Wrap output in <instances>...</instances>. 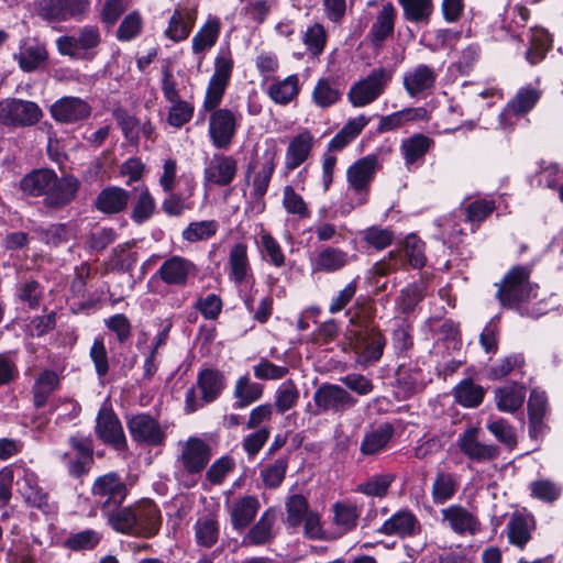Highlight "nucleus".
Segmentation results:
<instances>
[{"mask_svg": "<svg viewBox=\"0 0 563 563\" xmlns=\"http://www.w3.org/2000/svg\"><path fill=\"white\" fill-rule=\"evenodd\" d=\"M313 144L314 137L308 130H303L292 137L286 150L285 168L294 170L305 163L311 153Z\"/></svg>", "mask_w": 563, "mask_h": 563, "instance_id": "30", "label": "nucleus"}, {"mask_svg": "<svg viewBox=\"0 0 563 563\" xmlns=\"http://www.w3.org/2000/svg\"><path fill=\"white\" fill-rule=\"evenodd\" d=\"M91 495L103 514L118 508L124 501L128 488L117 473L110 472L95 479Z\"/></svg>", "mask_w": 563, "mask_h": 563, "instance_id": "7", "label": "nucleus"}, {"mask_svg": "<svg viewBox=\"0 0 563 563\" xmlns=\"http://www.w3.org/2000/svg\"><path fill=\"white\" fill-rule=\"evenodd\" d=\"M396 10L391 3H385L372 24L369 36L376 45L380 44L394 32Z\"/></svg>", "mask_w": 563, "mask_h": 563, "instance_id": "36", "label": "nucleus"}, {"mask_svg": "<svg viewBox=\"0 0 563 563\" xmlns=\"http://www.w3.org/2000/svg\"><path fill=\"white\" fill-rule=\"evenodd\" d=\"M435 81V70L424 64H419L404 74V87L410 97L431 90Z\"/></svg>", "mask_w": 563, "mask_h": 563, "instance_id": "22", "label": "nucleus"}, {"mask_svg": "<svg viewBox=\"0 0 563 563\" xmlns=\"http://www.w3.org/2000/svg\"><path fill=\"white\" fill-rule=\"evenodd\" d=\"M55 172L49 169H38L27 174L21 180V189L31 196L47 197V191L52 181H54Z\"/></svg>", "mask_w": 563, "mask_h": 563, "instance_id": "43", "label": "nucleus"}, {"mask_svg": "<svg viewBox=\"0 0 563 563\" xmlns=\"http://www.w3.org/2000/svg\"><path fill=\"white\" fill-rule=\"evenodd\" d=\"M423 292L424 286L422 283L407 286L397 298V308L404 313L412 311L422 299Z\"/></svg>", "mask_w": 563, "mask_h": 563, "instance_id": "63", "label": "nucleus"}, {"mask_svg": "<svg viewBox=\"0 0 563 563\" xmlns=\"http://www.w3.org/2000/svg\"><path fill=\"white\" fill-rule=\"evenodd\" d=\"M211 112L209 118V136L214 147L219 150L228 148L236 131L238 117L233 111L221 108L207 110Z\"/></svg>", "mask_w": 563, "mask_h": 563, "instance_id": "10", "label": "nucleus"}, {"mask_svg": "<svg viewBox=\"0 0 563 563\" xmlns=\"http://www.w3.org/2000/svg\"><path fill=\"white\" fill-rule=\"evenodd\" d=\"M218 229L219 223L216 220L195 221L188 224L181 236L185 241L194 243L214 236Z\"/></svg>", "mask_w": 563, "mask_h": 563, "instance_id": "55", "label": "nucleus"}, {"mask_svg": "<svg viewBox=\"0 0 563 563\" xmlns=\"http://www.w3.org/2000/svg\"><path fill=\"white\" fill-rule=\"evenodd\" d=\"M312 102L321 109L330 108L341 98V91L333 80L321 78L316 84L312 93Z\"/></svg>", "mask_w": 563, "mask_h": 563, "instance_id": "44", "label": "nucleus"}, {"mask_svg": "<svg viewBox=\"0 0 563 563\" xmlns=\"http://www.w3.org/2000/svg\"><path fill=\"white\" fill-rule=\"evenodd\" d=\"M195 273L196 266L191 261L179 255H173L162 263L155 276L168 286L184 287Z\"/></svg>", "mask_w": 563, "mask_h": 563, "instance_id": "15", "label": "nucleus"}, {"mask_svg": "<svg viewBox=\"0 0 563 563\" xmlns=\"http://www.w3.org/2000/svg\"><path fill=\"white\" fill-rule=\"evenodd\" d=\"M541 91L525 87L519 89L515 98L507 104L506 109L500 113V122L505 126L511 125L512 117H520L529 112L539 101Z\"/></svg>", "mask_w": 563, "mask_h": 563, "instance_id": "20", "label": "nucleus"}, {"mask_svg": "<svg viewBox=\"0 0 563 563\" xmlns=\"http://www.w3.org/2000/svg\"><path fill=\"white\" fill-rule=\"evenodd\" d=\"M132 439L146 445H161L165 440V432L159 423L148 415L133 416L128 421Z\"/></svg>", "mask_w": 563, "mask_h": 563, "instance_id": "17", "label": "nucleus"}, {"mask_svg": "<svg viewBox=\"0 0 563 563\" xmlns=\"http://www.w3.org/2000/svg\"><path fill=\"white\" fill-rule=\"evenodd\" d=\"M260 506V500L256 496L246 495L234 499L228 506L233 529L242 530L246 528L255 518Z\"/></svg>", "mask_w": 563, "mask_h": 563, "instance_id": "25", "label": "nucleus"}, {"mask_svg": "<svg viewBox=\"0 0 563 563\" xmlns=\"http://www.w3.org/2000/svg\"><path fill=\"white\" fill-rule=\"evenodd\" d=\"M211 457L208 443L199 438H189L181 444L180 454L177 457V474L187 485L194 486L197 477L205 470Z\"/></svg>", "mask_w": 563, "mask_h": 563, "instance_id": "2", "label": "nucleus"}, {"mask_svg": "<svg viewBox=\"0 0 563 563\" xmlns=\"http://www.w3.org/2000/svg\"><path fill=\"white\" fill-rule=\"evenodd\" d=\"M43 117L37 103L18 98H7L0 101V122L9 126H32Z\"/></svg>", "mask_w": 563, "mask_h": 563, "instance_id": "8", "label": "nucleus"}, {"mask_svg": "<svg viewBox=\"0 0 563 563\" xmlns=\"http://www.w3.org/2000/svg\"><path fill=\"white\" fill-rule=\"evenodd\" d=\"M260 251L264 258L268 260L276 267L285 264V255L278 241L267 232L260 235Z\"/></svg>", "mask_w": 563, "mask_h": 563, "instance_id": "57", "label": "nucleus"}, {"mask_svg": "<svg viewBox=\"0 0 563 563\" xmlns=\"http://www.w3.org/2000/svg\"><path fill=\"white\" fill-rule=\"evenodd\" d=\"M80 188V181L73 175H65L58 177L54 176V181L47 191V197L44 198L45 206L49 208L59 209L75 200L77 192Z\"/></svg>", "mask_w": 563, "mask_h": 563, "instance_id": "19", "label": "nucleus"}, {"mask_svg": "<svg viewBox=\"0 0 563 563\" xmlns=\"http://www.w3.org/2000/svg\"><path fill=\"white\" fill-rule=\"evenodd\" d=\"M135 515V536L151 537L161 526L159 511L151 500H142L132 506Z\"/></svg>", "mask_w": 563, "mask_h": 563, "instance_id": "23", "label": "nucleus"}, {"mask_svg": "<svg viewBox=\"0 0 563 563\" xmlns=\"http://www.w3.org/2000/svg\"><path fill=\"white\" fill-rule=\"evenodd\" d=\"M300 91L298 75H289L288 77L276 80L267 87L268 97L280 106H286L297 98Z\"/></svg>", "mask_w": 563, "mask_h": 563, "instance_id": "34", "label": "nucleus"}, {"mask_svg": "<svg viewBox=\"0 0 563 563\" xmlns=\"http://www.w3.org/2000/svg\"><path fill=\"white\" fill-rule=\"evenodd\" d=\"M287 523L291 527H298L309 510L307 499L302 495H292L286 503Z\"/></svg>", "mask_w": 563, "mask_h": 563, "instance_id": "62", "label": "nucleus"}, {"mask_svg": "<svg viewBox=\"0 0 563 563\" xmlns=\"http://www.w3.org/2000/svg\"><path fill=\"white\" fill-rule=\"evenodd\" d=\"M276 512L273 509L265 510L258 521L249 530L242 539V545L254 547L271 543L275 538Z\"/></svg>", "mask_w": 563, "mask_h": 563, "instance_id": "28", "label": "nucleus"}, {"mask_svg": "<svg viewBox=\"0 0 563 563\" xmlns=\"http://www.w3.org/2000/svg\"><path fill=\"white\" fill-rule=\"evenodd\" d=\"M108 523L113 530L121 533H130L135 536V515L132 507L115 508L103 512Z\"/></svg>", "mask_w": 563, "mask_h": 563, "instance_id": "51", "label": "nucleus"}, {"mask_svg": "<svg viewBox=\"0 0 563 563\" xmlns=\"http://www.w3.org/2000/svg\"><path fill=\"white\" fill-rule=\"evenodd\" d=\"M195 538L200 547L211 548L218 541L220 527L212 516L200 517L195 523Z\"/></svg>", "mask_w": 563, "mask_h": 563, "instance_id": "47", "label": "nucleus"}, {"mask_svg": "<svg viewBox=\"0 0 563 563\" xmlns=\"http://www.w3.org/2000/svg\"><path fill=\"white\" fill-rule=\"evenodd\" d=\"M263 390V386L252 382L249 374L239 377L233 389V396L235 398L234 407L243 409L252 405L262 398Z\"/></svg>", "mask_w": 563, "mask_h": 563, "instance_id": "35", "label": "nucleus"}, {"mask_svg": "<svg viewBox=\"0 0 563 563\" xmlns=\"http://www.w3.org/2000/svg\"><path fill=\"white\" fill-rule=\"evenodd\" d=\"M96 432L99 438L121 450L125 446L126 440L122 426L117 416L108 409H101L97 417Z\"/></svg>", "mask_w": 563, "mask_h": 563, "instance_id": "21", "label": "nucleus"}, {"mask_svg": "<svg viewBox=\"0 0 563 563\" xmlns=\"http://www.w3.org/2000/svg\"><path fill=\"white\" fill-rule=\"evenodd\" d=\"M16 492L25 504L42 511L48 510V496L38 485V477L34 471L23 465H16Z\"/></svg>", "mask_w": 563, "mask_h": 563, "instance_id": "12", "label": "nucleus"}, {"mask_svg": "<svg viewBox=\"0 0 563 563\" xmlns=\"http://www.w3.org/2000/svg\"><path fill=\"white\" fill-rule=\"evenodd\" d=\"M396 476L393 473L375 474L357 486V492L366 496L383 498L387 495Z\"/></svg>", "mask_w": 563, "mask_h": 563, "instance_id": "52", "label": "nucleus"}, {"mask_svg": "<svg viewBox=\"0 0 563 563\" xmlns=\"http://www.w3.org/2000/svg\"><path fill=\"white\" fill-rule=\"evenodd\" d=\"M533 520L531 517L515 515L508 522V538L511 544L522 548L531 537Z\"/></svg>", "mask_w": 563, "mask_h": 563, "instance_id": "49", "label": "nucleus"}, {"mask_svg": "<svg viewBox=\"0 0 563 563\" xmlns=\"http://www.w3.org/2000/svg\"><path fill=\"white\" fill-rule=\"evenodd\" d=\"M220 30V21L217 18H211L194 35L191 41V49L192 53L197 56L199 65L205 58V52L209 51L216 45Z\"/></svg>", "mask_w": 563, "mask_h": 563, "instance_id": "31", "label": "nucleus"}, {"mask_svg": "<svg viewBox=\"0 0 563 563\" xmlns=\"http://www.w3.org/2000/svg\"><path fill=\"white\" fill-rule=\"evenodd\" d=\"M15 57L22 70L33 71L46 62L47 52L42 43L35 40H26L20 46Z\"/></svg>", "mask_w": 563, "mask_h": 563, "instance_id": "32", "label": "nucleus"}, {"mask_svg": "<svg viewBox=\"0 0 563 563\" xmlns=\"http://www.w3.org/2000/svg\"><path fill=\"white\" fill-rule=\"evenodd\" d=\"M457 487L459 482L454 474L438 471L431 487L433 503L437 505H443L455 495Z\"/></svg>", "mask_w": 563, "mask_h": 563, "instance_id": "40", "label": "nucleus"}, {"mask_svg": "<svg viewBox=\"0 0 563 563\" xmlns=\"http://www.w3.org/2000/svg\"><path fill=\"white\" fill-rule=\"evenodd\" d=\"M488 431L503 444L512 450L517 445V435L514 427L505 419H489L486 424Z\"/></svg>", "mask_w": 563, "mask_h": 563, "instance_id": "56", "label": "nucleus"}, {"mask_svg": "<svg viewBox=\"0 0 563 563\" xmlns=\"http://www.w3.org/2000/svg\"><path fill=\"white\" fill-rule=\"evenodd\" d=\"M333 509V523L341 532L351 531L356 527L361 509L353 504L335 503Z\"/></svg>", "mask_w": 563, "mask_h": 563, "instance_id": "48", "label": "nucleus"}, {"mask_svg": "<svg viewBox=\"0 0 563 563\" xmlns=\"http://www.w3.org/2000/svg\"><path fill=\"white\" fill-rule=\"evenodd\" d=\"M52 118L59 123L77 124L88 120L92 107L82 98L65 96L57 99L49 108Z\"/></svg>", "mask_w": 563, "mask_h": 563, "instance_id": "11", "label": "nucleus"}, {"mask_svg": "<svg viewBox=\"0 0 563 563\" xmlns=\"http://www.w3.org/2000/svg\"><path fill=\"white\" fill-rule=\"evenodd\" d=\"M101 540V534L93 530L87 529L71 534L65 541L68 549L73 551L92 550Z\"/></svg>", "mask_w": 563, "mask_h": 563, "instance_id": "59", "label": "nucleus"}, {"mask_svg": "<svg viewBox=\"0 0 563 563\" xmlns=\"http://www.w3.org/2000/svg\"><path fill=\"white\" fill-rule=\"evenodd\" d=\"M393 433V427L387 423L367 432L361 443V453L364 455H374L379 453L387 446Z\"/></svg>", "mask_w": 563, "mask_h": 563, "instance_id": "41", "label": "nucleus"}, {"mask_svg": "<svg viewBox=\"0 0 563 563\" xmlns=\"http://www.w3.org/2000/svg\"><path fill=\"white\" fill-rule=\"evenodd\" d=\"M198 386L202 401L208 404L216 400L224 388L223 375L214 369H205L198 375Z\"/></svg>", "mask_w": 563, "mask_h": 563, "instance_id": "42", "label": "nucleus"}, {"mask_svg": "<svg viewBox=\"0 0 563 563\" xmlns=\"http://www.w3.org/2000/svg\"><path fill=\"white\" fill-rule=\"evenodd\" d=\"M406 20L413 23H427L433 12L432 0H398Z\"/></svg>", "mask_w": 563, "mask_h": 563, "instance_id": "50", "label": "nucleus"}, {"mask_svg": "<svg viewBox=\"0 0 563 563\" xmlns=\"http://www.w3.org/2000/svg\"><path fill=\"white\" fill-rule=\"evenodd\" d=\"M443 521L459 534H475L479 531V521L467 509L460 505H453L441 510Z\"/></svg>", "mask_w": 563, "mask_h": 563, "instance_id": "29", "label": "nucleus"}, {"mask_svg": "<svg viewBox=\"0 0 563 563\" xmlns=\"http://www.w3.org/2000/svg\"><path fill=\"white\" fill-rule=\"evenodd\" d=\"M302 42L310 55L319 56L327 43V32L323 25L314 23L309 26L303 33Z\"/></svg>", "mask_w": 563, "mask_h": 563, "instance_id": "58", "label": "nucleus"}, {"mask_svg": "<svg viewBox=\"0 0 563 563\" xmlns=\"http://www.w3.org/2000/svg\"><path fill=\"white\" fill-rule=\"evenodd\" d=\"M275 166L273 153H265L261 159L250 164L247 178L252 177L253 192L256 197H263L266 194Z\"/></svg>", "mask_w": 563, "mask_h": 563, "instance_id": "27", "label": "nucleus"}, {"mask_svg": "<svg viewBox=\"0 0 563 563\" xmlns=\"http://www.w3.org/2000/svg\"><path fill=\"white\" fill-rule=\"evenodd\" d=\"M484 394L483 387L471 379L461 382L454 390L456 401L468 408L477 407L483 401Z\"/></svg>", "mask_w": 563, "mask_h": 563, "instance_id": "54", "label": "nucleus"}, {"mask_svg": "<svg viewBox=\"0 0 563 563\" xmlns=\"http://www.w3.org/2000/svg\"><path fill=\"white\" fill-rule=\"evenodd\" d=\"M314 405L321 411H344L356 404L344 388L339 385L323 384L313 395Z\"/></svg>", "mask_w": 563, "mask_h": 563, "instance_id": "18", "label": "nucleus"}, {"mask_svg": "<svg viewBox=\"0 0 563 563\" xmlns=\"http://www.w3.org/2000/svg\"><path fill=\"white\" fill-rule=\"evenodd\" d=\"M379 167L378 157L375 154L366 155L357 159L346 170L349 187L356 194V206L367 202L369 186Z\"/></svg>", "mask_w": 563, "mask_h": 563, "instance_id": "9", "label": "nucleus"}, {"mask_svg": "<svg viewBox=\"0 0 563 563\" xmlns=\"http://www.w3.org/2000/svg\"><path fill=\"white\" fill-rule=\"evenodd\" d=\"M457 446L465 456L477 463L493 461L499 455L497 445L481 442L479 430L474 427L468 428L459 437Z\"/></svg>", "mask_w": 563, "mask_h": 563, "instance_id": "13", "label": "nucleus"}, {"mask_svg": "<svg viewBox=\"0 0 563 563\" xmlns=\"http://www.w3.org/2000/svg\"><path fill=\"white\" fill-rule=\"evenodd\" d=\"M421 525L417 516L409 509H400L386 519L377 532L386 537L400 539L420 533Z\"/></svg>", "mask_w": 563, "mask_h": 563, "instance_id": "16", "label": "nucleus"}, {"mask_svg": "<svg viewBox=\"0 0 563 563\" xmlns=\"http://www.w3.org/2000/svg\"><path fill=\"white\" fill-rule=\"evenodd\" d=\"M234 60L230 51H220L214 58L213 74L208 82L202 108L213 110L219 107L229 86Z\"/></svg>", "mask_w": 563, "mask_h": 563, "instance_id": "5", "label": "nucleus"}, {"mask_svg": "<svg viewBox=\"0 0 563 563\" xmlns=\"http://www.w3.org/2000/svg\"><path fill=\"white\" fill-rule=\"evenodd\" d=\"M433 144L434 142L432 139L420 133L404 139L399 148L407 169L411 170L412 167L421 165L424 155Z\"/></svg>", "mask_w": 563, "mask_h": 563, "instance_id": "26", "label": "nucleus"}, {"mask_svg": "<svg viewBox=\"0 0 563 563\" xmlns=\"http://www.w3.org/2000/svg\"><path fill=\"white\" fill-rule=\"evenodd\" d=\"M228 267L229 278L236 285H242L253 278L245 243L239 242L232 245L229 251Z\"/></svg>", "mask_w": 563, "mask_h": 563, "instance_id": "24", "label": "nucleus"}, {"mask_svg": "<svg viewBox=\"0 0 563 563\" xmlns=\"http://www.w3.org/2000/svg\"><path fill=\"white\" fill-rule=\"evenodd\" d=\"M531 496L544 503H552L561 495V486L556 483L540 478L530 483Z\"/></svg>", "mask_w": 563, "mask_h": 563, "instance_id": "60", "label": "nucleus"}, {"mask_svg": "<svg viewBox=\"0 0 563 563\" xmlns=\"http://www.w3.org/2000/svg\"><path fill=\"white\" fill-rule=\"evenodd\" d=\"M59 377L51 369H45L36 378L33 386V400L37 408L43 407L49 395L58 387Z\"/></svg>", "mask_w": 563, "mask_h": 563, "instance_id": "45", "label": "nucleus"}, {"mask_svg": "<svg viewBox=\"0 0 563 563\" xmlns=\"http://www.w3.org/2000/svg\"><path fill=\"white\" fill-rule=\"evenodd\" d=\"M236 172L238 162L233 156L214 154L203 169L205 185L228 186L233 181Z\"/></svg>", "mask_w": 563, "mask_h": 563, "instance_id": "14", "label": "nucleus"}, {"mask_svg": "<svg viewBox=\"0 0 563 563\" xmlns=\"http://www.w3.org/2000/svg\"><path fill=\"white\" fill-rule=\"evenodd\" d=\"M283 207L288 213L299 218H308L310 216L307 203L291 186H286L283 190Z\"/></svg>", "mask_w": 563, "mask_h": 563, "instance_id": "61", "label": "nucleus"}, {"mask_svg": "<svg viewBox=\"0 0 563 563\" xmlns=\"http://www.w3.org/2000/svg\"><path fill=\"white\" fill-rule=\"evenodd\" d=\"M299 400V389L294 380L287 379L275 391L274 406L279 413L294 408Z\"/></svg>", "mask_w": 563, "mask_h": 563, "instance_id": "53", "label": "nucleus"}, {"mask_svg": "<svg viewBox=\"0 0 563 563\" xmlns=\"http://www.w3.org/2000/svg\"><path fill=\"white\" fill-rule=\"evenodd\" d=\"M195 20V13L188 9L174 10L165 30V35L174 42L185 41L194 27Z\"/></svg>", "mask_w": 563, "mask_h": 563, "instance_id": "33", "label": "nucleus"}, {"mask_svg": "<svg viewBox=\"0 0 563 563\" xmlns=\"http://www.w3.org/2000/svg\"><path fill=\"white\" fill-rule=\"evenodd\" d=\"M349 263V256L345 252L335 247H327L318 253L312 261V273L324 272L334 273L340 271Z\"/></svg>", "mask_w": 563, "mask_h": 563, "instance_id": "38", "label": "nucleus"}, {"mask_svg": "<svg viewBox=\"0 0 563 563\" xmlns=\"http://www.w3.org/2000/svg\"><path fill=\"white\" fill-rule=\"evenodd\" d=\"M350 321L352 327L349 329V339L357 355V362L366 365L378 361L385 346L380 332L367 321L361 324H355L354 318Z\"/></svg>", "mask_w": 563, "mask_h": 563, "instance_id": "3", "label": "nucleus"}, {"mask_svg": "<svg viewBox=\"0 0 563 563\" xmlns=\"http://www.w3.org/2000/svg\"><path fill=\"white\" fill-rule=\"evenodd\" d=\"M394 71L389 68L377 67L355 82L349 92V100L354 107H364L375 101L387 88Z\"/></svg>", "mask_w": 563, "mask_h": 563, "instance_id": "6", "label": "nucleus"}, {"mask_svg": "<svg viewBox=\"0 0 563 563\" xmlns=\"http://www.w3.org/2000/svg\"><path fill=\"white\" fill-rule=\"evenodd\" d=\"M130 199L129 192L119 187L103 189L96 199V208L103 213L121 212Z\"/></svg>", "mask_w": 563, "mask_h": 563, "instance_id": "39", "label": "nucleus"}, {"mask_svg": "<svg viewBox=\"0 0 563 563\" xmlns=\"http://www.w3.org/2000/svg\"><path fill=\"white\" fill-rule=\"evenodd\" d=\"M424 244L416 235H409L404 242V252L409 264L415 268H421L426 264Z\"/></svg>", "mask_w": 563, "mask_h": 563, "instance_id": "64", "label": "nucleus"}, {"mask_svg": "<svg viewBox=\"0 0 563 563\" xmlns=\"http://www.w3.org/2000/svg\"><path fill=\"white\" fill-rule=\"evenodd\" d=\"M529 277L530 269L526 266H516L506 274L497 290L503 306L512 307L537 297V286L530 283Z\"/></svg>", "mask_w": 563, "mask_h": 563, "instance_id": "4", "label": "nucleus"}, {"mask_svg": "<svg viewBox=\"0 0 563 563\" xmlns=\"http://www.w3.org/2000/svg\"><path fill=\"white\" fill-rule=\"evenodd\" d=\"M526 387L511 384L496 389L495 399L498 410L512 413L517 411L525 401Z\"/></svg>", "mask_w": 563, "mask_h": 563, "instance_id": "37", "label": "nucleus"}, {"mask_svg": "<svg viewBox=\"0 0 563 563\" xmlns=\"http://www.w3.org/2000/svg\"><path fill=\"white\" fill-rule=\"evenodd\" d=\"M102 43L101 31L97 25H84L73 35L56 40L59 54L78 60H92Z\"/></svg>", "mask_w": 563, "mask_h": 563, "instance_id": "1", "label": "nucleus"}, {"mask_svg": "<svg viewBox=\"0 0 563 563\" xmlns=\"http://www.w3.org/2000/svg\"><path fill=\"white\" fill-rule=\"evenodd\" d=\"M551 46L549 33L541 27L530 30V46L526 52V58L531 65L541 62Z\"/></svg>", "mask_w": 563, "mask_h": 563, "instance_id": "46", "label": "nucleus"}]
</instances>
